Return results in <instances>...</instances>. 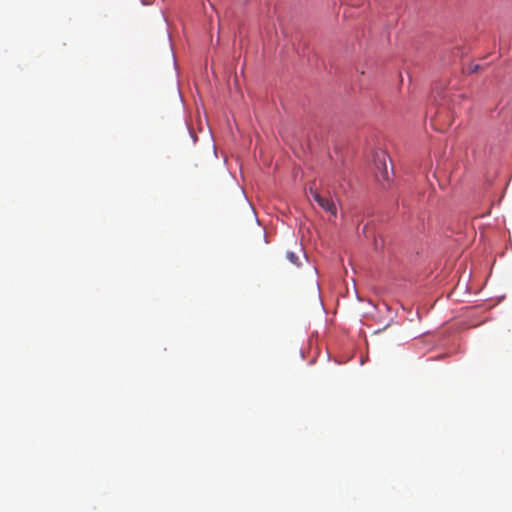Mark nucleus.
<instances>
[{
  "mask_svg": "<svg viewBox=\"0 0 512 512\" xmlns=\"http://www.w3.org/2000/svg\"><path fill=\"white\" fill-rule=\"evenodd\" d=\"M311 198L318 203V205L327 212H330L333 216L337 214V208L335 203L327 198L321 196L317 191L310 189Z\"/></svg>",
  "mask_w": 512,
  "mask_h": 512,
  "instance_id": "f257e3e1",
  "label": "nucleus"
},
{
  "mask_svg": "<svg viewBox=\"0 0 512 512\" xmlns=\"http://www.w3.org/2000/svg\"><path fill=\"white\" fill-rule=\"evenodd\" d=\"M385 160H386V156L384 154H382V160H379V162L383 164V169L381 170L380 175L376 174V177L378 179L381 178L383 180H388V178H389V174H388V170H387V167H386V164H385Z\"/></svg>",
  "mask_w": 512,
  "mask_h": 512,
  "instance_id": "f03ea898",
  "label": "nucleus"
},
{
  "mask_svg": "<svg viewBox=\"0 0 512 512\" xmlns=\"http://www.w3.org/2000/svg\"><path fill=\"white\" fill-rule=\"evenodd\" d=\"M286 257L292 264L296 266L300 265L299 256L296 253L292 251H287Z\"/></svg>",
  "mask_w": 512,
  "mask_h": 512,
  "instance_id": "7ed1b4c3",
  "label": "nucleus"
},
{
  "mask_svg": "<svg viewBox=\"0 0 512 512\" xmlns=\"http://www.w3.org/2000/svg\"><path fill=\"white\" fill-rule=\"evenodd\" d=\"M379 160H381V159L379 158V159L377 160L376 165H379V164H380ZM381 165H383V164L381 163ZM377 169H380V166H377Z\"/></svg>",
  "mask_w": 512,
  "mask_h": 512,
  "instance_id": "20e7f679",
  "label": "nucleus"
}]
</instances>
